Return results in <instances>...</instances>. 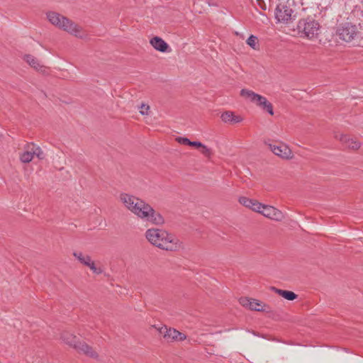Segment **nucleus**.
<instances>
[{"label":"nucleus","mask_w":363,"mask_h":363,"mask_svg":"<svg viewBox=\"0 0 363 363\" xmlns=\"http://www.w3.org/2000/svg\"><path fill=\"white\" fill-rule=\"evenodd\" d=\"M46 16L48 21L57 28L60 26L61 21L63 20L65 17V16H62L60 13L55 11L47 12Z\"/></svg>","instance_id":"obj_16"},{"label":"nucleus","mask_w":363,"mask_h":363,"mask_svg":"<svg viewBox=\"0 0 363 363\" xmlns=\"http://www.w3.org/2000/svg\"><path fill=\"white\" fill-rule=\"evenodd\" d=\"M87 267H89L90 269L95 274H99L102 272V270L101 269L96 267L95 264L93 261L89 262V264H87Z\"/></svg>","instance_id":"obj_27"},{"label":"nucleus","mask_w":363,"mask_h":363,"mask_svg":"<svg viewBox=\"0 0 363 363\" xmlns=\"http://www.w3.org/2000/svg\"><path fill=\"white\" fill-rule=\"evenodd\" d=\"M251 301L252 299L248 298L247 297H242L240 298L239 302L242 306L250 308L251 305Z\"/></svg>","instance_id":"obj_24"},{"label":"nucleus","mask_w":363,"mask_h":363,"mask_svg":"<svg viewBox=\"0 0 363 363\" xmlns=\"http://www.w3.org/2000/svg\"><path fill=\"white\" fill-rule=\"evenodd\" d=\"M357 29L356 26L352 24L351 23H345L341 24L337 30V35L339 38L345 41V42H351L353 40L357 35Z\"/></svg>","instance_id":"obj_6"},{"label":"nucleus","mask_w":363,"mask_h":363,"mask_svg":"<svg viewBox=\"0 0 363 363\" xmlns=\"http://www.w3.org/2000/svg\"><path fill=\"white\" fill-rule=\"evenodd\" d=\"M273 290L276 291L279 295L281 296L283 298H284L286 300L289 301H294L297 298V295L291 291H286V290H282V289H278L274 287L272 288Z\"/></svg>","instance_id":"obj_19"},{"label":"nucleus","mask_w":363,"mask_h":363,"mask_svg":"<svg viewBox=\"0 0 363 363\" xmlns=\"http://www.w3.org/2000/svg\"><path fill=\"white\" fill-rule=\"evenodd\" d=\"M150 43L155 50L162 52H167L169 47L167 43L164 40L157 36L152 38Z\"/></svg>","instance_id":"obj_15"},{"label":"nucleus","mask_w":363,"mask_h":363,"mask_svg":"<svg viewBox=\"0 0 363 363\" xmlns=\"http://www.w3.org/2000/svg\"><path fill=\"white\" fill-rule=\"evenodd\" d=\"M176 140L180 144L190 146L191 140L187 138L178 137Z\"/></svg>","instance_id":"obj_28"},{"label":"nucleus","mask_w":363,"mask_h":363,"mask_svg":"<svg viewBox=\"0 0 363 363\" xmlns=\"http://www.w3.org/2000/svg\"><path fill=\"white\" fill-rule=\"evenodd\" d=\"M336 138L339 139L345 147L352 150H357L360 147V143L353 138H350L346 135H336Z\"/></svg>","instance_id":"obj_13"},{"label":"nucleus","mask_w":363,"mask_h":363,"mask_svg":"<svg viewBox=\"0 0 363 363\" xmlns=\"http://www.w3.org/2000/svg\"><path fill=\"white\" fill-rule=\"evenodd\" d=\"M119 199L127 210L143 221L155 225H162L164 223V218L161 213L144 200L126 193L121 194Z\"/></svg>","instance_id":"obj_1"},{"label":"nucleus","mask_w":363,"mask_h":363,"mask_svg":"<svg viewBox=\"0 0 363 363\" xmlns=\"http://www.w3.org/2000/svg\"><path fill=\"white\" fill-rule=\"evenodd\" d=\"M254 104L268 112L271 116L274 115L272 104L267 99L266 97L258 94Z\"/></svg>","instance_id":"obj_12"},{"label":"nucleus","mask_w":363,"mask_h":363,"mask_svg":"<svg viewBox=\"0 0 363 363\" xmlns=\"http://www.w3.org/2000/svg\"><path fill=\"white\" fill-rule=\"evenodd\" d=\"M259 207V211H257V213L262 214L267 218L277 221H280L284 218V215L281 211L272 206L261 203Z\"/></svg>","instance_id":"obj_9"},{"label":"nucleus","mask_w":363,"mask_h":363,"mask_svg":"<svg viewBox=\"0 0 363 363\" xmlns=\"http://www.w3.org/2000/svg\"><path fill=\"white\" fill-rule=\"evenodd\" d=\"M265 144L269 146V148L274 155L280 157L281 158L289 160L293 157L292 151L285 144L279 143L278 145H275L267 143V142H265Z\"/></svg>","instance_id":"obj_8"},{"label":"nucleus","mask_w":363,"mask_h":363,"mask_svg":"<svg viewBox=\"0 0 363 363\" xmlns=\"http://www.w3.org/2000/svg\"><path fill=\"white\" fill-rule=\"evenodd\" d=\"M250 309L256 311H264L262 308V303L255 299H252Z\"/></svg>","instance_id":"obj_23"},{"label":"nucleus","mask_w":363,"mask_h":363,"mask_svg":"<svg viewBox=\"0 0 363 363\" xmlns=\"http://www.w3.org/2000/svg\"><path fill=\"white\" fill-rule=\"evenodd\" d=\"M240 95L246 99L249 100L250 102L254 103L255 101L256 97L258 96V94H256L251 90L242 89L240 91Z\"/></svg>","instance_id":"obj_21"},{"label":"nucleus","mask_w":363,"mask_h":363,"mask_svg":"<svg viewBox=\"0 0 363 363\" xmlns=\"http://www.w3.org/2000/svg\"><path fill=\"white\" fill-rule=\"evenodd\" d=\"M73 255L79 260V262L85 266H87V264L92 261L89 255H84L81 252H74Z\"/></svg>","instance_id":"obj_20"},{"label":"nucleus","mask_w":363,"mask_h":363,"mask_svg":"<svg viewBox=\"0 0 363 363\" xmlns=\"http://www.w3.org/2000/svg\"><path fill=\"white\" fill-rule=\"evenodd\" d=\"M160 334L167 342H181L186 339V335L174 328H167L166 326L159 329Z\"/></svg>","instance_id":"obj_7"},{"label":"nucleus","mask_w":363,"mask_h":363,"mask_svg":"<svg viewBox=\"0 0 363 363\" xmlns=\"http://www.w3.org/2000/svg\"><path fill=\"white\" fill-rule=\"evenodd\" d=\"M60 339L69 346L75 349L79 353L85 354L96 360H99L98 353L84 342L79 341L78 338L73 334L65 331L62 333Z\"/></svg>","instance_id":"obj_3"},{"label":"nucleus","mask_w":363,"mask_h":363,"mask_svg":"<svg viewBox=\"0 0 363 363\" xmlns=\"http://www.w3.org/2000/svg\"><path fill=\"white\" fill-rule=\"evenodd\" d=\"M30 147L33 149L32 154L35 156L38 159L42 160L45 157V154L42 149L34 143H30Z\"/></svg>","instance_id":"obj_22"},{"label":"nucleus","mask_w":363,"mask_h":363,"mask_svg":"<svg viewBox=\"0 0 363 363\" xmlns=\"http://www.w3.org/2000/svg\"><path fill=\"white\" fill-rule=\"evenodd\" d=\"M220 118L225 123L236 124L242 121L243 118L239 115H235L234 112L230 111H226L223 112Z\"/></svg>","instance_id":"obj_11"},{"label":"nucleus","mask_w":363,"mask_h":363,"mask_svg":"<svg viewBox=\"0 0 363 363\" xmlns=\"http://www.w3.org/2000/svg\"><path fill=\"white\" fill-rule=\"evenodd\" d=\"M201 153L205 155L206 157H209L211 154H212V152H211V150L210 148H208L207 146H206L205 145L203 144V146L201 147Z\"/></svg>","instance_id":"obj_26"},{"label":"nucleus","mask_w":363,"mask_h":363,"mask_svg":"<svg viewBox=\"0 0 363 363\" xmlns=\"http://www.w3.org/2000/svg\"><path fill=\"white\" fill-rule=\"evenodd\" d=\"M23 59L30 67L37 71H41L44 67L38 59L31 55H26Z\"/></svg>","instance_id":"obj_17"},{"label":"nucleus","mask_w":363,"mask_h":363,"mask_svg":"<svg viewBox=\"0 0 363 363\" xmlns=\"http://www.w3.org/2000/svg\"><path fill=\"white\" fill-rule=\"evenodd\" d=\"M238 201L242 206L249 208L255 212L259 211V208H260L259 206L261 203L258 202L257 201L249 199L245 196L240 197Z\"/></svg>","instance_id":"obj_14"},{"label":"nucleus","mask_w":363,"mask_h":363,"mask_svg":"<svg viewBox=\"0 0 363 363\" xmlns=\"http://www.w3.org/2000/svg\"><path fill=\"white\" fill-rule=\"evenodd\" d=\"M190 146L201 147L203 146V144L199 141H191Z\"/></svg>","instance_id":"obj_30"},{"label":"nucleus","mask_w":363,"mask_h":363,"mask_svg":"<svg viewBox=\"0 0 363 363\" xmlns=\"http://www.w3.org/2000/svg\"><path fill=\"white\" fill-rule=\"evenodd\" d=\"M319 27L317 21L310 18L301 19L297 26L298 32L309 39L317 36Z\"/></svg>","instance_id":"obj_4"},{"label":"nucleus","mask_w":363,"mask_h":363,"mask_svg":"<svg viewBox=\"0 0 363 363\" xmlns=\"http://www.w3.org/2000/svg\"><path fill=\"white\" fill-rule=\"evenodd\" d=\"M147 241L152 245L167 251H177L180 248L179 240L164 229L152 228L145 233Z\"/></svg>","instance_id":"obj_2"},{"label":"nucleus","mask_w":363,"mask_h":363,"mask_svg":"<svg viewBox=\"0 0 363 363\" xmlns=\"http://www.w3.org/2000/svg\"><path fill=\"white\" fill-rule=\"evenodd\" d=\"M257 41V38L256 36L252 35L247 38V43L251 48H252L253 49H255V45H256Z\"/></svg>","instance_id":"obj_25"},{"label":"nucleus","mask_w":363,"mask_h":363,"mask_svg":"<svg viewBox=\"0 0 363 363\" xmlns=\"http://www.w3.org/2000/svg\"><path fill=\"white\" fill-rule=\"evenodd\" d=\"M33 149L30 147V143L25 146L24 151L20 155V160L23 163H28L32 161L34 156L32 154Z\"/></svg>","instance_id":"obj_18"},{"label":"nucleus","mask_w":363,"mask_h":363,"mask_svg":"<svg viewBox=\"0 0 363 363\" xmlns=\"http://www.w3.org/2000/svg\"><path fill=\"white\" fill-rule=\"evenodd\" d=\"M58 28L80 39H84L86 38V35L84 33L82 28L66 16H65L63 20L61 21Z\"/></svg>","instance_id":"obj_5"},{"label":"nucleus","mask_w":363,"mask_h":363,"mask_svg":"<svg viewBox=\"0 0 363 363\" xmlns=\"http://www.w3.org/2000/svg\"><path fill=\"white\" fill-rule=\"evenodd\" d=\"M208 5H209V6H217V4H216L213 3V2H210V1H208Z\"/></svg>","instance_id":"obj_31"},{"label":"nucleus","mask_w":363,"mask_h":363,"mask_svg":"<svg viewBox=\"0 0 363 363\" xmlns=\"http://www.w3.org/2000/svg\"><path fill=\"white\" fill-rule=\"evenodd\" d=\"M293 11L288 6L280 4L275 9V18L278 22H288L291 18Z\"/></svg>","instance_id":"obj_10"},{"label":"nucleus","mask_w":363,"mask_h":363,"mask_svg":"<svg viewBox=\"0 0 363 363\" xmlns=\"http://www.w3.org/2000/svg\"><path fill=\"white\" fill-rule=\"evenodd\" d=\"M150 106L147 104H143L140 107V113L142 115H147Z\"/></svg>","instance_id":"obj_29"}]
</instances>
